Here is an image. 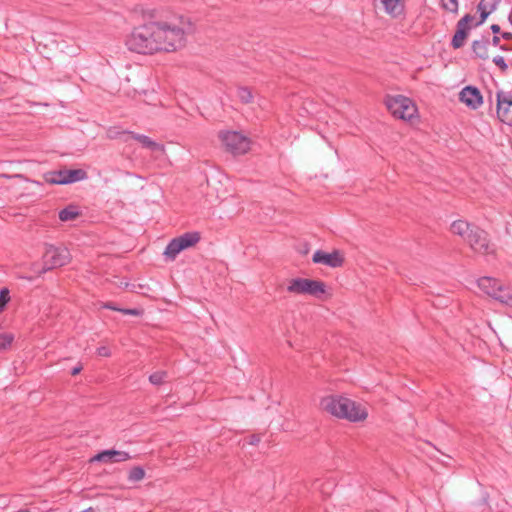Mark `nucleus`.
<instances>
[{
	"mask_svg": "<svg viewBox=\"0 0 512 512\" xmlns=\"http://www.w3.org/2000/svg\"><path fill=\"white\" fill-rule=\"evenodd\" d=\"M86 178L87 172L83 169H62L50 172L45 176L46 182L50 184H69Z\"/></svg>",
	"mask_w": 512,
	"mask_h": 512,
	"instance_id": "9",
	"label": "nucleus"
},
{
	"mask_svg": "<svg viewBox=\"0 0 512 512\" xmlns=\"http://www.w3.org/2000/svg\"><path fill=\"white\" fill-rule=\"evenodd\" d=\"M312 261L315 264H321L330 268H339L343 266L345 257L344 253L340 250H333L332 252L317 250L312 256Z\"/></svg>",
	"mask_w": 512,
	"mask_h": 512,
	"instance_id": "12",
	"label": "nucleus"
},
{
	"mask_svg": "<svg viewBox=\"0 0 512 512\" xmlns=\"http://www.w3.org/2000/svg\"><path fill=\"white\" fill-rule=\"evenodd\" d=\"M501 0H481L479 3H484L485 9L493 7V11L496 10Z\"/></svg>",
	"mask_w": 512,
	"mask_h": 512,
	"instance_id": "31",
	"label": "nucleus"
},
{
	"mask_svg": "<svg viewBox=\"0 0 512 512\" xmlns=\"http://www.w3.org/2000/svg\"><path fill=\"white\" fill-rule=\"evenodd\" d=\"M14 334L11 332L0 330V350H8L14 341Z\"/></svg>",
	"mask_w": 512,
	"mask_h": 512,
	"instance_id": "20",
	"label": "nucleus"
},
{
	"mask_svg": "<svg viewBox=\"0 0 512 512\" xmlns=\"http://www.w3.org/2000/svg\"><path fill=\"white\" fill-rule=\"evenodd\" d=\"M490 28L494 34H497L500 32V26L498 24H492Z\"/></svg>",
	"mask_w": 512,
	"mask_h": 512,
	"instance_id": "33",
	"label": "nucleus"
},
{
	"mask_svg": "<svg viewBox=\"0 0 512 512\" xmlns=\"http://www.w3.org/2000/svg\"><path fill=\"white\" fill-rule=\"evenodd\" d=\"M104 307L108 308V309H111V310H116V311H119V312L121 310L120 308H117V307H115V306H113L111 304H106Z\"/></svg>",
	"mask_w": 512,
	"mask_h": 512,
	"instance_id": "37",
	"label": "nucleus"
},
{
	"mask_svg": "<svg viewBox=\"0 0 512 512\" xmlns=\"http://www.w3.org/2000/svg\"><path fill=\"white\" fill-rule=\"evenodd\" d=\"M472 512H491V508L486 498L472 505Z\"/></svg>",
	"mask_w": 512,
	"mask_h": 512,
	"instance_id": "26",
	"label": "nucleus"
},
{
	"mask_svg": "<svg viewBox=\"0 0 512 512\" xmlns=\"http://www.w3.org/2000/svg\"><path fill=\"white\" fill-rule=\"evenodd\" d=\"M82 370V367L81 366H77V367H74L71 371L72 375H77L80 373V371Z\"/></svg>",
	"mask_w": 512,
	"mask_h": 512,
	"instance_id": "36",
	"label": "nucleus"
},
{
	"mask_svg": "<svg viewBox=\"0 0 512 512\" xmlns=\"http://www.w3.org/2000/svg\"><path fill=\"white\" fill-rule=\"evenodd\" d=\"M286 291L292 295L310 296L322 300L327 295V286L321 280L295 277L287 281Z\"/></svg>",
	"mask_w": 512,
	"mask_h": 512,
	"instance_id": "3",
	"label": "nucleus"
},
{
	"mask_svg": "<svg viewBox=\"0 0 512 512\" xmlns=\"http://www.w3.org/2000/svg\"><path fill=\"white\" fill-rule=\"evenodd\" d=\"M145 477V471L140 466H135L129 471L128 479L131 482H139Z\"/></svg>",
	"mask_w": 512,
	"mask_h": 512,
	"instance_id": "22",
	"label": "nucleus"
},
{
	"mask_svg": "<svg viewBox=\"0 0 512 512\" xmlns=\"http://www.w3.org/2000/svg\"><path fill=\"white\" fill-rule=\"evenodd\" d=\"M18 512H29L28 510H20Z\"/></svg>",
	"mask_w": 512,
	"mask_h": 512,
	"instance_id": "40",
	"label": "nucleus"
},
{
	"mask_svg": "<svg viewBox=\"0 0 512 512\" xmlns=\"http://www.w3.org/2000/svg\"><path fill=\"white\" fill-rule=\"evenodd\" d=\"M473 19L474 17L472 15L466 14L457 22V29L451 41V45L454 49L461 48L464 45L470 30L469 23L473 21Z\"/></svg>",
	"mask_w": 512,
	"mask_h": 512,
	"instance_id": "13",
	"label": "nucleus"
},
{
	"mask_svg": "<svg viewBox=\"0 0 512 512\" xmlns=\"http://www.w3.org/2000/svg\"><path fill=\"white\" fill-rule=\"evenodd\" d=\"M201 239L198 232H187L172 239L165 248L164 256L169 260H175L180 252L195 246Z\"/></svg>",
	"mask_w": 512,
	"mask_h": 512,
	"instance_id": "7",
	"label": "nucleus"
},
{
	"mask_svg": "<svg viewBox=\"0 0 512 512\" xmlns=\"http://www.w3.org/2000/svg\"><path fill=\"white\" fill-rule=\"evenodd\" d=\"M131 459V456L126 451L119 450H104L95 455L91 461H99L105 463H119L125 462Z\"/></svg>",
	"mask_w": 512,
	"mask_h": 512,
	"instance_id": "15",
	"label": "nucleus"
},
{
	"mask_svg": "<svg viewBox=\"0 0 512 512\" xmlns=\"http://www.w3.org/2000/svg\"><path fill=\"white\" fill-rule=\"evenodd\" d=\"M79 215L76 207L70 206L59 212V218L61 221L66 222L74 220Z\"/></svg>",
	"mask_w": 512,
	"mask_h": 512,
	"instance_id": "21",
	"label": "nucleus"
},
{
	"mask_svg": "<svg viewBox=\"0 0 512 512\" xmlns=\"http://www.w3.org/2000/svg\"><path fill=\"white\" fill-rule=\"evenodd\" d=\"M133 139L142 144L143 147L148 148L152 151H161L164 152V146L153 141L150 137L134 132H128Z\"/></svg>",
	"mask_w": 512,
	"mask_h": 512,
	"instance_id": "17",
	"label": "nucleus"
},
{
	"mask_svg": "<svg viewBox=\"0 0 512 512\" xmlns=\"http://www.w3.org/2000/svg\"><path fill=\"white\" fill-rule=\"evenodd\" d=\"M441 7L451 13L457 14L459 9L458 0H440Z\"/></svg>",
	"mask_w": 512,
	"mask_h": 512,
	"instance_id": "24",
	"label": "nucleus"
},
{
	"mask_svg": "<svg viewBox=\"0 0 512 512\" xmlns=\"http://www.w3.org/2000/svg\"><path fill=\"white\" fill-rule=\"evenodd\" d=\"M492 44H493L494 46H499V47H500V38H499L498 36H494V37L492 38Z\"/></svg>",
	"mask_w": 512,
	"mask_h": 512,
	"instance_id": "35",
	"label": "nucleus"
},
{
	"mask_svg": "<svg viewBox=\"0 0 512 512\" xmlns=\"http://www.w3.org/2000/svg\"><path fill=\"white\" fill-rule=\"evenodd\" d=\"M459 100L472 110L478 109L483 103V96L478 88L466 86L459 93Z\"/></svg>",
	"mask_w": 512,
	"mask_h": 512,
	"instance_id": "14",
	"label": "nucleus"
},
{
	"mask_svg": "<svg viewBox=\"0 0 512 512\" xmlns=\"http://www.w3.org/2000/svg\"><path fill=\"white\" fill-rule=\"evenodd\" d=\"M478 288L487 296L512 308V288L503 285L498 279L484 276L477 280Z\"/></svg>",
	"mask_w": 512,
	"mask_h": 512,
	"instance_id": "4",
	"label": "nucleus"
},
{
	"mask_svg": "<svg viewBox=\"0 0 512 512\" xmlns=\"http://www.w3.org/2000/svg\"><path fill=\"white\" fill-rule=\"evenodd\" d=\"M10 300L9 290L3 288L0 290V311H2Z\"/></svg>",
	"mask_w": 512,
	"mask_h": 512,
	"instance_id": "28",
	"label": "nucleus"
},
{
	"mask_svg": "<svg viewBox=\"0 0 512 512\" xmlns=\"http://www.w3.org/2000/svg\"><path fill=\"white\" fill-rule=\"evenodd\" d=\"M477 10L480 12V19L475 24V26H480L486 21L487 17L493 12V7H489L487 9H485L484 3H478Z\"/></svg>",
	"mask_w": 512,
	"mask_h": 512,
	"instance_id": "23",
	"label": "nucleus"
},
{
	"mask_svg": "<svg viewBox=\"0 0 512 512\" xmlns=\"http://www.w3.org/2000/svg\"><path fill=\"white\" fill-rule=\"evenodd\" d=\"M187 33L182 19L151 20L135 27L125 40L128 50L145 55L175 52L186 45Z\"/></svg>",
	"mask_w": 512,
	"mask_h": 512,
	"instance_id": "1",
	"label": "nucleus"
},
{
	"mask_svg": "<svg viewBox=\"0 0 512 512\" xmlns=\"http://www.w3.org/2000/svg\"><path fill=\"white\" fill-rule=\"evenodd\" d=\"M81 512H94V510H93V508L90 507V508L85 509V510H83Z\"/></svg>",
	"mask_w": 512,
	"mask_h": 512,
	"instance_id": "38",
	"label": "nucleus"
},
{
	"mask_svg": "<svg viewBox=\"0 0 512 512\" xmlns=\"http://www.w3.org/2000/svg\"><path fill=\"white\" fill-rule=\"evenodd\" d=\"M384 8L385 12L393 17L399 16L403 12L401 0H377Z\"/></svg>",
	"mask_w": 512,
	"mask_h": 512,
	"instance_id": "18",
	"label": "nucleus"
},
{
	"mask_svg": "<svg viewBox=\"0 0 512 512\" xmlns=\"http://www.w3.org/2000/svg\"><path fill=\"white\" fill-rule=\"evenodd\" d=\"M222 144L234 155H242L250 149V139L236 131H222L219 133Z\"/></svg>",
	"mask_w": 512,
	"mask_h": 512,
	"instance_id": "8",
	"label": "nucleus"
},
{
	"mask_svg": "<svg viewBox=\"0 0 512 512\" xmlns=\"http://www.w3.org/2000/svg\"><path fill=\"white\" fill-rule=\"evenodd\" d=\"M237 95L242 103H250L252 101V92L247 87H240L237 90Z\"/></svg>",
	"mask_w": 512,
	"mask_h": 512,
	"instance_id": "25",
	"label": "nucleus"
},
{
	"mask_svg": "<svg viewBox=\"0 0 512 512\" xmlns=\"http://www.w3.org/2000/svg\"><path fill=\"white\" fill-rule=\"evenodd\" d=\"M320 408L336 418L350 422H361L368 417V411L364 405L340 395L323 397L320 400Z\"/></svg>",
	"mask_w": 512,
	"mask_h": 512,
	"instance_id": "2",
	"label": "nucleus"
},
{
	"mask_svg": "<svg viewBox=\"0 0 512 512\" xmlns=\"http://www.w3.org/2000/svg\"><path fill=\"white\" fill-rule=\"evenodd\" d=\"M502 38L505 40H512V33L511 32H504L502 33Z\"/></svg>",
	"mask_w": 512,
	"mask_h": 512,
	"instance_id": "34",
	"label": "nucleus"
},
{
	"mask_svg": "<svg viewBox=\"0 0 512 512\" xmlns=\"http://www.w3.org/2000/svg\"><path fill=\"white\" fill-rule=\"evenodd\" d=\"M386 106L394 117L402 120L409 121L417 115L414 102L403 95L389 96Z\"/></svg>",
	"mask_w": 512,
	"mask_h": 512,
	"instance_id": "5",
	"label": "nucleus"
},
{
	"mask_svg": "<svg viewBox=\"0 0 512 512\" xmlns=\"http://www.w3.org/2000/svg\"><path fill=\"white\" fill-rule=\"evenodd\" d=\"M97 355L101 357H109L111 355L110 349L106 346H101L97 349Z\"/></svg>",
	"mask_w": 512,
	"mask_h": 512,
	"instance_id": "32",
	"label": "nucleus"
},
{
	"mask_svg": "<svg viewBox=\"0 0 512 512\" xmlns=\"http://www.w3.org/2000/svg\"><path fill=\"white\" fill-rule=\"evenodd\" d=\"M70 261L71 254L66 247L46 244L45 251L43 253V268L40 273L65 266Z\"/></svg>",
	"mask_w": 512,
	"mask_h": 512,
	"instance_id": "6",
	"label": "nucleus"
},
{
	"mask_svg": "<svg viewBox=\"0 0 512 512\" xmlns=\"http://www.w3.org/2000/svg\"><path fill=\"white\" fill-rule=\"evenodd\" d=\"M493 63L501 69L502 72H505L508 69V65L505 62L504 57L498 55L493 58Z\"/></svg>",
	"mask_w": 512,
	"mask_h": 512,
	"instance_id": "29",
	"label": "nucleus"
},
{
	"mask_svg": "<svg viewBox=\"0 0 512 512\" xmlns=\"http://www.w3.org/2000/svg\"><path fill=\"white\" fill-rule=\"evenodd\" d=\"M469 235L467 244L476 254L482 256L494 255L495 246L490 242L485 231L479 228Z\"/></svg>",
	"mask_w": 512,
	"mask_h": 512,
	"instance_id": "10",
	"label": "nucleus"
},
{
	"mask_svg": "<svg viewBox=\"0 0 512 512\" xmlns=\"http://www.w3.org/2000/svg\"><path fill=\"white\" fill-rule=\"evenodd\" d=\"M167 377V373L164 372V371H157V372H154L153 374H151L149 376V381L153 384V385H160L162 384L165 379Z\"/></svg>",
	"mask_w": 512,
	"mask_h": 512,
	"instance_id": "27",
	"label": "nucleus"
},
{
	"mask_svg": "<svg viewBox=\"0 0 512 512\" xmlns=\"http://www.w3.org/2000/svg\"><path fill=\"white\" fill-rule=\"evenodd\" d=\"M500 49H501V50H504V51L508 50V48H507L505 45H501V46H500Z\"/></svg>",
	"mask_w": 512,
	"mask_h": 512,
	"instance_id": "39",
	"label": "nucleus"
},
{
	"mask_svg": "<svg viewBox=\"0 0 512 512\" xmlns=\"http://www.w3.org/2000/svg\"><path fill=\"white\" fill-rule=\"evenodd\" d=\"M496 101L498 119L502 123L512 126V94L499 90L496 93Z\"/></svg>",
	"mask_w": 512,
	"mask_h": 512,
	"instance_id": "11",
	"label": "nucleus"
},
{
	"mask_svg": "<svg viewBox=\"0 0 512 512\" xmlns=\"http://www.w3.org/2000/svg\"><path fill=\"white\" fill-rule=\"evenodd\" d=\"M479 228L471 225L467 221L463 219L455 220L450 225V231L452 234L461 237L464 241L468 243L469 234L473 233L474 230H478Z\"/></svg>",
	"mask_w": 512,
	"mask_h": 512,
	"instance_id": "16",
	"label": "nucleus"
},
{
	"mask_svg": "<svg viewBox=\"0 0 512 512\" xmlns=\"http://www.w3.org/2000/svg\"><path fill=\"white\" fill-rule=\"evenodd\" d=\"M120 312L125 314V315H132V316H141L143 314V310L142 309H137V308H134V309H121Z\"/></svg>",
	"mask_w": 512,
	"mask_h": 512,
	"instance_id": "30",
	"label": "nucleus"
},
{
	"mask_svg": "<svg viewBox=\"0 0 512 512\" xmlns=\"http://www.w3.org/2000/svg\"><path fill=\"white\" fill-rule=\"evenodd\" d=\"M472 50L481 59H487L488 55V40H475L472 43Z\"/></svg>",
	"mask_w": 512,
	"mask_h": 512,
	"instance_id": "19",
	"label": "nucleus"
}]
</instances>
